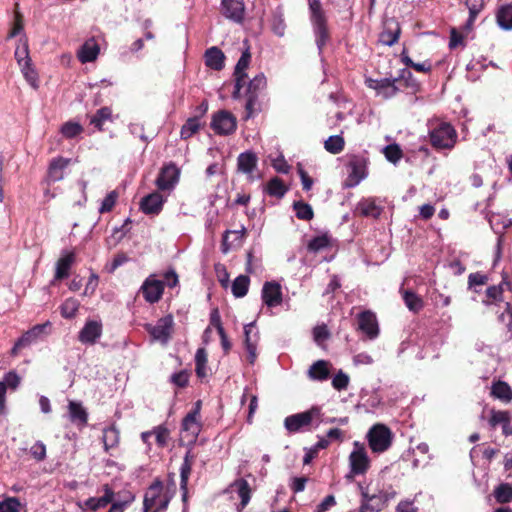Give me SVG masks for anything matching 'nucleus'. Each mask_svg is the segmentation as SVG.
Instances as JSON below:
<instances>
[{"instance_id":"1","label":"nucleus","mask_w":512,"mask_h":512,"mask_svg":"<svg viewBox=\"0 0 512 512\" xmlns=\"http://www.w3.org/2000/svg\"><path fill=\"white\" fill-rule=\"evenodd\" d=\"M176 490L174 481H171L164 489L160 480H155L145 493L143 501V512H164Z\"/></svg>"},{"instance_id":"2","label":"nucleus","mask_w":512,"mask_h":512,"mask_svg":"<svg viewBox=\"0 0 512 512\" xmlns=\"http://www.w3.org/2000/svg\"><path fill=\"white\" fill-rule=\"evenodd\" d=\"M430 143L435 149H452L457 142V132L447 122H441L431 128L429 132Z\"/></svg>"},{"instance_id":"3","label":"nucleus","mask_w":512,"mask_h":512,"mask_svg":"<svg viewBox=\"0 0 512 512\" xmlns=\"http://www.w3.org/2000/svg\"><path fill=\"white\" fill-rule=\"evenodd\" d=\"M393 434L384 424H375L367 433V440L370 449L374 453H383L392 444Z\"/></svg>"},{"instance_id":"4","label":"nucleus","mask_w":512,"mask_h":512,"mask_svg":"<svg viewBox=\"0 0 512 512\" xmlns=\"http://www.w3.org/2000/svg\"><path fill=\"white\" fill-rule=\"evenodd\" d=\"M320 416L321 409L314 406L307 411L286 417L284 426L289 432L296 433L302 428L309 426L314 420H319Z\"/></svg>"},{"instance_id":"5","label":"nucleus","mask_w":512,"mask_h":512,"mask_svg":"<svg viewBox=\"0 0 512 512\" xmlns=\"http://www.w3.org/2000/svg\"><path fill=\"white\" fill-rule=\"evenodd\" d=\"M174 320L172 315H166L160 318L156 324H146L145 329L153 340L162 344H167L171 338Z\"/></svg>"},{"instance_id":"6","label":"nucleus","mask_w":512,"mask_h":512,"mask_svg":"<svg viewBox=\"0 0 512 512\" xmlns=\"http://www.w3.org/2000/svg\"><path fill=\"white\" fill-rule=\"evenodd\" d=\"M354 448L349 456L350 474L347 475L348 479H352L353 475L364 474L369 468V458L365 447L359 442H354Z\"/></svg>"},{"instance_id":"7","label":"nucleus","mask_w":512,"mask_h":512,"mask_svg":"<svg viewBox=\"0 0 512 512\" xmlns=\"http://www.w3.org/2000/svg\"><path fill=\"white\" fill-rule=\"evenodd\" d=\"M180 170L174 163L164 165L155 181L160 191H171L179 181Z\"/></svg>"},{"instance_id":"8","label":"nucleus","mask_w":512,"mask_h":512,"mask_svg":"<svg viewBox=\"0 0 512 512\" xmlns=\"http://www.w3.org/2000/svg\"><path fill=\"white\" fill-rule=\"evenodd\" d=\"M237 127L236 118L232 113L221 110L213 115L211 121V128L219 135L232 134Z\"/></svg>"},{"instance_id":"9","label":"nucleus","mask_w":512,"mask_h":512,"mask_svg":"<svg viewBox=\"0 0 512 512\" xmlns=\"http://www.w3.org/2000/svg\"><path fill=\"white\" fill-rule=\"evenodd\" d=\"M267 86V80L263 73L256 75L253 79L250 80L247 86V101H246V111L247 116L250 117L255 109L257 104V99L259 93L264 90Z\"/></svg>"},{"instance_id":"10","label":"nucleus","mask_w":512,"mask_h":512,"mask_svg":"<svg viewBox=\"0 0 512 512\" xmlns=\"http://www.w3.org/2000/svg\"><path fill=\"white\" fill-rule=\"evenodd\" d=\"M140 291L148 303H156L161 299L163 295L164 282L157 279L155 275H150L143 282Z\"/></svg>"},{"instance_id":"11","label":"nucleus","mask_w":512,"mask_h":512,"mask_svg":"<svg viewBox=\"0 0 512 512\" xmlns=\"http://www.w3.org/2000/svg\"><path fill=\"white\" fill-rule=\"evenodd\" d=\"M251 60V54L249 52V49H246L240 59L238 60L236 66H235V90L233 92V97L237 98L240 95V90L246 85V77L247 74L245 73L246 69L249 67Z\"/></svg>"},{"instance_id":"12","label":"nucleus","mask_w":512,"mask_h":512,"mask_svg":"<svg viewBox=\"0 0 512 512\" xmlns=\"http://www.w3.org/2000/svg\"><path fill=\"white\" fill-rule=\"evenodd\" d=\"M113 497L114 492L108 485H105L104 494L102 496L90 497L83 502H78V506L83 512L97 511L111 503L113 501Z\"/></svg>"},{"instance_id":"13","label":"nucleus","mask_w":512,"mask_h":512,"mask_svg":"<svg viewBox=\"0 0 512 512\" xmlns=\"http://www.w3.org/2000/svg\"><path fill=\"white\" fill-rule=\"evenodd\" d=\"M102 335V323L96 320L86 321L80 330L78 340L82 344L93 345Z\"/></svg>"},{"instance_id":"14","label":"nucleus","mask_w":512,"mask_h":512,"mask_svg":"<svg viewBox=\"0 0 512 512\" xmlns=\"http://www.w3.org/2000/svg\"><path fill=\"white\" fill-rule=\"evenodd\" d=\"M396 81V79L389 80L386 78L381 80L368 79L366 83L369 88L376 91L378 96H381L383 99H389L394 97L399 91V88L395 85Z\"/></svg>"},{"instance_id":"15","label":"nucleus","mask_w":512,"mask_h":512,"mask_svg":"<svg viewBox=\"0 0 512 512\" xmlns=\"http://www.w3.org/2000/svg\"><path fill=\"white\" fill-rule=\"evenodd\" d=\"M358 328L366 334L368 338H376L379 334L376 315L371 311L361 312L358 315Z\"/></svg>"},{"instance_id":"16","label":"nucleus","mask_w":512,"mask_h":512,"mask_svg":"<svg viewBox=\"0 0 512 512\" xmlns=\"http://www.w3.org/2000/svg\"><path fill=\"white\" fill-rule=\"evenodd\" d=\"M262 300L269 308L276 307L282 303L281 286L277 282H265L262 288Z\"/></svg>"},{"instance_id":"17","label":"nucleus","mask_w":512,"mask_h":512,"mask_svg":"<svg viewBox=\"0 0 512 512\" xmlns=\"http://www.w3.org/2000/svg\"><path fill=\"white\" fill-rule=\"evenodd\" d=\"M244 9L242 0H221L222 14L234 22L239 23L243 20Z\"/></svg>"},{"instance_id":"18","label":"nucleus","mask_w":512,"mask_h":512,"mask_svg":"<svg viewBox=\"0 0 512 512\" xmlns=\"http://www.w3.org/2000/svg\"><path fill=\"white\" fill-rule=\"evenodd\" d=\"M164 202L165 199L159 192H153L142 198L140 208L145 214L157 215L161 212Z\"/></svg>"},{"instance_id":"19","label":"nucleus","mask_w":512,"mask_h":512,"mask_svg":"<svg viewBox=\"0 0 512 512\" xmlns=\"http://www.w3.org/2000/svg\"><path fill=\"white\" fill-rule=\"evenodd\" d=\"M400 32L399 23L394 19H390L385 22L384 30L381 32L379 40L384 45L392 46L398 41Z\"/></svg>"},{"instance_id":"20","label":"nucleus","mask_w":512,"mask_h":512,"mask_svg":"<svg viewBox=\"0 0 512 512\" xmlns=\"http://www.w3.org/2000/svg\"><path fill=\"white\" fill-rule=\"evenodd\" d=\"M70 163V159L58 157L53 159L48 168L47 181L57 182L64 178V171Z\"/></svg>"},{"instance_id":"21","label":"nucleus","mask_w":512,"mask_h":512,"mask_svg":"<svg viewBox=\"0 0 512 512\" xmlns=\"http://www.w3.org/2000/svg\"><path fill=\"white\" fill-rule=\"evenodd\" d=\"M230 493L234 494L236 493L237 496L241 499V509L245 508L247 504L249 503L251 499V488L248 484V482L243 479H237L235 480L230 486H229Z\"/></svg>"},{"instance_id":"22","label":"nucleus","mask_w":512,"mask_h":512,"mask_svg":"<svg viewBox=\"0 0 512 512\" xmlns=\"http://www.w3.org/2000/svg\"><path fill=\"white\" fill-rule=\"evenodd\" d=\"M75 261L74 252H64L56 263L54 280H62L68 277L69 270Z\"/></svg>"},{"instance_id":"23","label":"nucleus","mask_w":512,"mask_h":512,"mask_svg":"<svg viewBox=\"0 0 512 512\" xmlns=\"http://www.w3.org/2000/svg\"><path fill=\"white\" fill-rule=\"evenodd\" d=\"M383 211V208L376 204L373 198L362 199L356 206V212L364 217L378 218Z\"/></svg>"},{"instance_id":"24","label":"nucleus","mask_w":512,"mask_h":512,"mask_svg":"<svg viewBox=\"0 0 512 512\" xmlns=\"http://www.w3.org/2000/svg\"><path fill=\"white\" fill-rule=\"evenodd\" d=\"M312 26L315 34L316 45L319 53H321L330 38L327 20L318 18L316 22H312Z\"/></svg>"},{"instance_id":"25","label":"nucleus","mask_w":512,"mask_h":512,"mask_svg":"<svg viewBox=\"0 0 512 512\" xmlns=\"http://www.w3.org/2000/svg\"><path fill=\"white\" fill-rule=\"evenodd\" d=\"M69 418L78 426H85L88 422V413L80 402L70 401L68 404Z\"/></svg>"},{"instance_id":"26","label":"nucleus","mask_w":512,"mask_h":512,"mask_svg":"<svg viewBox=\"0 0 512 512\" xmlns=\"http://www.w3.org/2000/svg\"><path fill=\"white\" fill-rule=\"evenodd\" d=\"M330 375V363L326 360H318L314 362L309 370L308 377L311 380L324 381Z\"/></svg>"},{"instance_id":"27","label":"nucleus","mask_w":512,"mask_h":512,"mask_svg":"<svg viewBox=\"0 0 512 512\" xmlns=\"http://www.w3.org/2000/svg\"><path fill=\"white\" fill-rule=\"evenodd\" d=\"M200 402L196 403V408L188 413L182 422V428L184 431L190 432L192 436H196L200 431V425L198 423Z\"/></svg>"},{"instance_id":"28","label":"nucleus","mask_w":512,"mask_h":512,"mask_svg":"<svg viewBox=\"0 0 512 512\" xmlns=\"http://www.w3.org/2000/svg\"><path fill=\"white\" fill-rule=\"evenodd\" d=\"M254 328V323H250L244 326V336H245V347L248 352V361L250 364H253L256 360V347H257V339L256 335L254 338L251 336V332Z\"/></svg>"},{"instance_id":"29","label":"nucleus","mask_w":512,"mask_h":512,"mask_svg":"<svg viewBox=\"0 0 512 512\" xmlns=\"http://www.w3.org/2000/svg\"><path fill=\"white\" fill-rule=\"evenodd\" d=\"M224 54L217 47L209 48L205 53V63L214 70H221L224 66Z\"/></svg>"},{"instance_id":"30","label":"nucleus","mask_w":512,"mask_h":512,"mask_svg":"<svg viewBox=\"0 0 512 512\" xmlns=\"http://www.w3.org/2000/svg\"><path fill=\"white\" fill-rule=\"evenodd\" d=\"M99 46L94 40H89L81 47L78 58L82 63L94 61L99 54Z\"/></svg>"},{"instance_id":"31","label":"nucleus","mask_w":512,"mask_h":512,"mask_svg":"<svg viewBox=\"0 0 512 512\" xmlns=\"http://www.w3.org/2000/svg\"><path fill=\"white\" fill-rule=\"evenodd\" d=\"M238 170L245 174L253 172L257 165V157L252 152H244L237 159Z\"/></svg>"},{"instance_id":"32","label":"nucleus","mask_w":512,"mask_h":512,"mask_svg":"<svg viewBox=\"0 0 512 512\" xmlns=\"http://www.w3.org/2000/svg\"><path fill=\"white\" fill-rule=\"evenodd\" d=\"M491 394L493 397L509 403L512 400V389L504 381H497L492 385Z\"/></svg>"},{"instance_id":"33","label":"nucleus","mask_w":512,"mask_h":512,"mask_svg":"<svg viewBox=\"0 0 512 512\" xmlns=\"http://www.w3.org/2000/svg\"><path fill=\"white\" fill-rule=\"evenodd\" d=\"M191 470H192V457L190 456V453L188 452L185 455L184 461L180 467V478H181L180 486H181V490L183 491V500L184 501L186 500V496H187V484H188V479H189Z\"/></svg>"},{"instance_id":"34","label":"nucleus","mask_w":512,"mask_h":512,"mask_svg":"<svg viewBox=\"0 0 512 512\" xmlns=\"http://www.w3.org/2000/svg\"><path fill=\"white\" fill-rule=\"evenodd\" d=\"M496 19L502 29L512 30V4L501 6L496 14Z\"/></svg>"},{"instance_id":"35","label":"nucleus","mask_w":512,"mask_h":512,"mask_svg":"<svg viewBox=\"0 0 512 512\" xmlns=\"http://www.w3.org/2000/svg\"><path fill=\"white\" fill-rule=\"evenodd\" d=\"M107 121H112V110L109 107H102L90 117V124L103 131V125Z\"/></svg>"},{"instance_id":"36","label":"nucleus","mask_w":512,"mask_h":512,"mask_svg":"<svg viewBox=\"0 0 512 512\" xmlns=\"http://www.w3.org/2000/svg\"><path fill=\"white\" fill-rule=\"evenodd\" d=\"M119 439V431L115 426L105 428L102 437L105 451L108 452L110 449L117 447Z\"/></svg>"},{"instance_id":"37","label":"nucleus","mask_w":512,"mask_h":512,"mask_svg":"<svg viewBox=\"0 0 512 512\" xmlns=\"http://www.w3.org/2000/svg\"><path fill=\"white\" fill-rule=\"evenodd\" d=\"M249 277L246 275H239L232 283V293L235 297H244L249 288Z\"/></svg>"},{"instance_id":"38","label":"nucleus","mask_w":512,"mask_h":512,"mask_svg":"<svg viewBox=\"0 0 512 512\" xmlns=\"http://www.w3.org/2000/svg\"><path fill=\"white\" fill-rule=\"evenodd\" d=\"M403 300L407 308L412 312H418L423 308V300L410 290L403 291Z\"/></svg>"},{"instance_id":"39","label":"nucleus","mask_w":512,"mask_h":512,"mask_svg":"<svg viewBox=\"0 0 512 512\" xmlns=\"http://www.w3.org/2000/svg\"><path fill=\"white\" fill-rule=\"evenodd\" d=\"M494 497L498 503H509L512 501V486L508 483H501L494 490Z\"/></svg>"},{"instance_id":"40","label":"nucleus","mask_w":512,"mask_h":512,"mask_svg":"<svg viewBox=\"0 0 512 512\" xmlns=\"http://www.w3.org/2000/svg\"><path fill=\"white\" fill-rule=\"evenodd\" d=\"M266 191L270 196L281 198L287 192V188L281 179L274 177L268 182Z\"/></svg>"},{"instance_id":"41","label":"nucleus","mask_w":512,"mask_h":512,"mask_svg":"<svg viewBox=\"0 0 512 512\" xmlns=\"http://www.w3.org/2000/svg\"><path fill=\"white\" fill-rule=\"evenodd\" d=\"M200 126L201 123L199 117L189 118L181 128V138L188 139L192 137L200 129Z\"/></svg>"},{"instance_id":"42","label":"nucleus","mask_w":512,"mask_h":512,"mask_svg":"<svg viewBox=\"0 0 512 512\" xmlns=\"http://www.w3.org/2000/svg\"><path fill=\"white\" fill-rule=\"evenodd\" d=\"M79 307H80V303L77 299H75V298L66 299L60 308L62 317L66 318V319H71V318L75 317Z\"/></svg>"},{"instance_id":"43","label":"nucleus","mask_w":512,"mask_h":512,"mask_svg":"<svg viewBox=\"0 0 512 512\" xmlns=\"http://www.w3.org/2000/svg\"><path fill=\"white\" fill-rule=\"evenodd\" d=\"M324 147L328 152L338 154L344 149V139L339 135L330 136L325 141Z\"/></svg>"},{"instance_id":"44","label":"nucleus","mask_w":512,"mask_h":512,"mask_svg":"<svg viewBox=\"0 0 512 512\" xmlns=\"http://www.w3.org/2000/svg\"><path fill=\"white\" fill-rule=\"evenodd\" d=\"M465 4L469 10V19L467 25L470 26L475 21L477 15L484 7L483 0H465Z\"/></svg>"},{"instance_id":"45","label":"nucleus","mask_w":512,"mask_h":512,"mask_svg":"<svg viewBox=\"0 0 512 512\" xmlns=\"http://www.w3.org/2000/svg\"><path fill=\"white\" fill-rule=\"evenodd\" d=\"M293 208L298 219L308 221L313 218V210L309 204L299 201L294 203Z\"/></svg>"},{"instance_id":"46","label":"nucleus","mask_w":512,"mask_h":512,"mask_svg":"<svg viewBox=\"0 0 512 512\" xmlns=\"http://www.w3.org/2000/svg\"><path fill=\"white\" fill-rule=\"evenodd\" d=\"M350 166H351V172L349 173V177H348V180H349L348 185L355 186V185L359 184V182L365 178L364 167L355 162H352L350 164Z\"/></svg>"},{"instance_id":"47","label":"nucleus","mask_w":512,"mask_h":512,"mask_svg":"<svg viewBox=\"0 0 512 512\" xmlns=\"http://www.w3.org/2000/svg\"><path fill=\"white\" fill-rule=\"evenodd\" d=\"M83 131V127L78 122L68 121L61 127V133L65 138L71 139L79 135Z\"/></svg>"},{"instance_id":"48","label":"nucleus","mask_w":512,"mask_h":512,"mask_svg":"<svg viewBox=\"0 0 512 512\" xmlns=\"http://www.w3.org/2000/svg\"><path fill=\"white\" fill-rule=\"evenodd\" d=\"M506 422H511L510 413L508 411L491 410V417L489 419L491 427L495 428L498 424H502L503 426Z\"/></svg>"},{"instance_id":"49","label":"nucleus","mask_w":512,"mask_h":512,"mask_svg":"<svg viewBox=\"0 0 512 512\" xmlns=\"http://www.w3.org/2000/svg\"><path fill=\"white\" fill-rule=\"evenodd\" d=\"M21 502L16 497H8L0 502V512H20Z\"/></svg>"},{"instance_id":"50","label":"nucleus","mask_w":512,"mask_h":512,"mask_svg":"<svg viewBox=\"0 0 512 512\" xmlns=\"http://www.w3.org/2000/svg\"><path fill=\"white\" fill-rule=\"evenodd\" d=\"M21 72L23 76L25 77L26 81L34 88H38V76L36 71L31 67V63L22 64Z\"/></svg>"},{"instance_id":"51","label":"nucleus","mask_w":512,"mask_h":512,"mask_svg":"<svg viewBox=\"0 0 512 512\" xmlns=\"http://www.w3.org/2000/svg\"><path fill=\"white\" fill-rule=\"evenodd\" d=\"M498 320L506 325L509 339H512V306L510 303H505V310L498 316Z\"/></svg>"},{"instance_id":"52","label":"nucleus","mask_w":512,"mask_h":512,"mask_svg":"<svg viewBox=\"0 0 512 512\" xmlns=\"http://www.w3.org/2000/svg\"><path fill=\"white\" fill-rule=\"evenodd\" d=\"M117 198L118 194L116 191H111L110 193H108L101 203L99 212L101 214L110 212L115 206Z\"/></svg>"},{"instance_id":"53","label":"nucleus","mask_w":512,"mask_h":512,"mask_svg":"<svg viewBox=\"0 0 512 512\" xmlns=\"http://www.w3.org/2000/svg\"><path fill=\"white\" fill-rule=\"evenodd\" d=\"M385 157L392 163H397L402 157V151L397 144L388 145L384 149Z\"/></svg>"},{"instance_id":"54","label":"nucleus","mask_w":512,"mask_h":512,"mask_svg":"<svg viewBox=\"0 0 512 512\" xmlns=\"http://www.w3.org/2000/svg\"><path fill=\"white\" fill-rule=\"evenodd\" d=\"M348 384L349 376L341 370L332 379V386L338 391L346 389Z\"/></svg>"},{"instance_id":"55","label":"nucleus","mask_w":512,"mask_h":512,"mask_svg":"<svg viewBox=\"0 0 512 512\" xmlns=\"http://www.w3.org/2000/svg\"><path fill=\"white\" fill-rule=\"evenodd\" d=\"M30 454L36 461H43L46 458V446L42 441L35 442L30 448Z\"/></svg>"},{"instance_id":"56","label":"nucleus","mask_w":512,"mask_h":512,"mask_svg":"<svg viewBox=\"0 0 512 512\" xmlns=\"http://www.w3.org/2000/svg\"><path fill=\"white\" fill-rule=\"evenodd\" d=\"M24 29V22H23V16L19 11H15L14 14V23L13 27L8 35L9 38H14L20 33H22Z\"/></svg>"},{"instance_id":"57","label":"nucleus","mask_w":512,"mask_h":512,"mask_svg":"<svg viewBox=\"0 0 512 512\" xmlns=\"http://www.w3.org/2000/svg\"><path fill=\"white\" fill-rule=\"evenodd\" d=\"M329 244V240L326 236H317L309 241L308 249L313 252H318L326 248Z\"/></svg>"},{"instance_id":"58","label":"nucleus","mask_w":512,"mask_h":512,"mask_svg":"<svg viewBox=\"0 0 512 512\" xmlns=\"http://www.w3.org/2000/svg\"><path fill=\"white\" fill-rule=\"evenodd\" d=\"M502 288L500 286H491L486 290L487 300H484L483 303L486 305H490L493 301L500 300L502 297Z\"/></svg>"},{"instance_id":"59","label":"nucleus","mask_w":512,"mask_h":512,"mask_svg":"<svg viewBox=\"0 0 512 512\" xmlns=\"http://www.w3.org/2000/svg\"><path fill=\"white\" fill-rule=\"evenodd\" d=\"M309 7L311 10V22H316L318 18L326 19L319 0H309Z\"/></svg>"},{"instance_id":"60","label":"nucleus","mask_w":512,"mask_h":512,"mask_svg":"<svg viewBox=\"0 0 512 512\" xmlns=\"http://www.w3.org/2000/svg\"><path fill=\"white\" fill-rule=\"evenodd\" d=\"M15 57H16L17 62H18L20 67L22 66V64H25V62H27V64L30 63V58H29V52H28V46H27V43H26V39H24L23 46L21 48L18 47L16 49Z\"/></svg>"},{"instance_id":"61","label":"nucleus","mask_w":512,"mask_h":512,"mask_svg":"<svg viewBox=\"0 0 512 512\" xmlns=\"http://www.w3.org/2000/svg\"><path fill=\"white\" fill-rule=\"evenodd\" d=\"M153 435H155L156 441L159 446L164 447L167 444V440L169 437V431L162 427L158 426L152 431Z\"/></svg>"},{"instance_id":"62","label":"nucleus","mask_w":512,"mask_h":512,"mask_svg":"<svg viewBox=\"0 0 512 512\" xmlns=\"http://www.w3.org/2000/svg\"><path fill=\"white\" fill-rule=\"evenodd\" d=\"M487 281H488V277L479 272L471 273L468 277L469 288H472L477 285H479V286L485 285L487 283Z\"/></svg>"},{"instance_id":"63","label":"nucleus","mask_w":512,"mask_h":512,"mask_svg":"<svg viewBox=\"0 0 512 512\" xmlns=\"http://www.w3.org/2000/svg\"><path fill=\"white\" fill-rule=\"evenodd\" d=\"M171 382L176 386L183 388L189 382V374L186 371H180L171 376Z\"/></svg>"},{"instance_id":"64","label":"nucleus","mask_w":512,"mask_h":512,"mask_svg":"<svg viewBox=\"0 0 512 512\" xmlns=\"http://www.w3.org/2000/svg\"><path fill=\"white\" fill-rule=\"evenodd\" d=\"M365 503L370 504V506L368 507V510L370 512L381 511L385 505V502L382 500V498L376 495H372L371 497H369V499H367Z\"/></svg>"}]
</instances>
